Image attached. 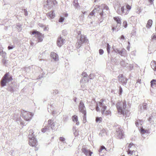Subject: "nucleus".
<instances>
[{
	"label": "nucleus",
	"mask_w": 156,
	"mask_h": 156,
	"mask_svg": "<svg viewBox=\"0 0 156 156\" xmlns=\"http://www.w3.org/2000/svg\"><path fill=\"white\" fill-rule=\"evenodd\" d=\"M108 105L105 100H101L97 103L96 110L98 112L100 110L102 115L105 116L111 115V112L109 109L107 108Z\"/></svg>",
	"instance_id": "f257e3e1"
},
{
	"label": "nucleus",
	"mask_w": 156,
	"mask_h": 156,
	"mask_svg": "<svg viewBox=\"0 0 156 156\" xmlns=\"http://www.w3.org/2000/svg\"><path fill=\"white\" fill-rule=\"evenodd\" d=\"M126 104L125 101L119 102L117 104V108L119 115H123L125 116H129V111L126 109Z\"/></svg>",
	"instance_id": "f03ea898"
},
{
	"label": "nucleus",
	"mask_w": 156,
	"mask_h": 156,
	"mask_svg": "<svg viewBox=\"0 0 156 156\" xmlns=\"http://www.w3.org/2000/svg\"><path fill=\"white\" fill-rule=\"evenodd\" d=\"M126 148L128 155H136V145L132 143L127 144Z\"/></svg>",
	"instance_id": "7ed1b4c3"
},
{
	"label": "nucleus",
	"mask_w": 156,
	"mask_h": 156,
	"mask_svg": "<svg viewBox=\"0 0 156 156\" xmlns=\"http://www.w3.org/2000/svg\"><path fill=\"white\" fill-rule=\"evenodd\" d=\"M12 79L8 73H6L3 76L1 81V84L3 87L6 85V83L11 81Z\"/></svg>",
	"instance_id": "20e7f679"
},
{
	"label": "nucleus",
	"mask_w": 156,
	"mask_h": 156,
	"mask_svg": "<svg viewBox=\"0 0 156 156\" xmlns=\"http://www.w3.org/2000/svg\"><path fill=\"white\" fill-rule=\"evenodd\" d=\"M22 114L24 119L27 121H30L34 115L33 113L24 111L22 112Z\"/></svg>",
	"instance_id": "39448f33"
},
{
	"label": "nucleus",
	"mask_w": 156,
	"mask_h": 156,
	"mask_svg": "<svg viewBox=\"0 0 156 156\" xmlns=\"http://www.w3.org/2000/svg\"><path fill=\"white\" fill-rule=\"evenodd\" d=\"M88 41V40L85 36L81 35L80 40L76 44V46L77 48H79L82 45V44L86 43Z\"/></svg>",
	"instance_id": "423d86ee"
},
{
	"label": "nucleus",
	"mask_w": 156,
	"mask_h": 156,
	"mask_svg": "<svg viewBox=\"0 0 156 156\" xmlns=\"http://www.w3.org/2000/svg\"><path fill=\"white\" fill-rule=\"evenodd\" d=\"M131 6L128 4H125L124 6L121 7V11L124 14H127L129 13V11L131 9Z\"/></svg>",
	"instance_id": "0eeeda50"
},
{
	"label": "nucleus",
	"mask_w": 156,
	"mask_h": 156,
	"mask_svg": "<svg viewBox=\"0 0 156 156\" xmlns=\"http://www.w3.org/2000/svg\"><path fill=\"white\" fill-rule=\"evenodd\" d=\"M32 34L35 35V37L37 38L39 42H41L43 41L44 37L43 35L37 31H34L32 32Z\"/></svg>",
	"instance_id": "6e6552de"
},
{
	"label": "nucleus",
	"mask_w": 156,
	"mask_h": 156,
	"mask_svg": "<svg viewBox=\"0 0 156 156\" xmlns=\"http://www.w3.org/2000/svg\"><path fill=\"white\" fill-rule=\"evenodd\" d=\"M79 111L83 114H85L86 113V109L84 103L82 101H81L79 106Z\"/></svg>",
	"instance_id": "1a4fd4ad"
},
{
	"label": "nucleus",
	"mask_w": 156,
	"mask_h": 156,
	"mask_svg": "<svg viewBox=\"0 0 156 156\" xmlns=\"http://www.w3.org/2000/svg\"><path fill=\"white\" fill-rule=\"evenodd\" d=\"M118 138L120 139L123 138L124 137V134L123 130L121 129H118L116 130V134Z\"/></svg>",
	"instance_id": "9d476101"
},
{
	"label": "nucleus",
	"mask_w": 156,
	"mask_h": 156,
	"mask_svg": "<svg viewBox=\"0 0 156 156\" xmlns=\"http://www.w3.org/2000/svg\"><path fill=\"white\" fill-rule=\"evenodd\" d=\"M82 151L86 156H91V155L93 153L92 152L88 149L86 146H83Z\"/></svg>",
	"instance_id": "9b49d317"
},
{
	"label": "nucleus",
	"mask_w": 156,
	"mask_h": 156,
	"mask_svg": "<svg viewBox=\"0 0 156 156\" xmlns=\"http://www.w3.org/2000/svg\"><path fill=\"white\" fill-rule=\"evenodd\" d=\"M48 123L50 127L52 130H55L56 128V122L53 120L50 119L48 120Z\"/></svg>",
	"instance_id": "f8f14e48"
},
{
	"label": "nucleus",
	"mask_w": 156,
	"mask_h": 156,
	"mask_svg": "<svg viewBox=\"0 0 156 156\" xmlns=\"http://www.w3.org/2000/svg\"><path fill=\"white\" fill-rule=\"evenodd\" d=\"M98 8H99V9L102 10V12L100 13V15L101 16L104 15V12L108 10V7L105 4H102Z\"/></svg>",
	"instance_id": "ddd939ff"
},
{
	"label": "nucleus",
	"mask_w": 156,
	"mask_h": 156,
	"mask_svg": "<svg viewBox=\"0 0 156 156\" xmlns=\"http://www.w3.org/2000/svg\"><path fill=\"white\" fill-rule=\"evenodd\" d=\"M65 40L61 37H58L57 40V44L59 47H61L65 43Z\"/></svg>",
	"instance_id": "4468645a"
},
{
	"label": "nucleus",
	"mask_w": 156,
	"mask_h": 156,
	"mask_svg": "<svg viewBox=\"0 0 156 156\" xmlns=\"http://www.w3.org/2000/svg\"><path fill=\"white\" fill-rule=\"evenodd\" d=\"M120 5L119 2H117L114 5V8L117 10L118 13L120 14L122 12L121 11V7Z\"/></svg>",
	"instance_id": "2eb2a0df"
},
{
	"label": "nucleus",
	"mask_w": 156,
	"mask_h": 156,
	"mask_svg": "<svg viewBox=\"0 0 156 156\" xmlns=\"http://www.w3.org/2000/svg\"><path fill=\"white\" fill-rule=\"evenodd\" d=\"M51 57L55 61H57L59 60L58 55L54 52H51Z\"/></svg>",
	"instance_id": "dca6fc26"
},
{
	"label": "nucleus",
	"mask_w": 156,
	"mask_h": 156,
	"mask_svg": "<svg viewBox=\"0 0 156 156\" xmlns=\"http://www.w3.org/2000/svg\"><path fill=\"white\" fill-rule=\"evenodd\" d=\"M140 131L143 137L145 138L147 137L148 133V130H145L143 128H141L140 129Z\"/></svg>",
	"instance_id": "f3484780"
},
{
	"label": "nucleus",
	"mask_w": 156,
	"mask_h": 156,
	"mask_svg": "<svg viewBox=\"0 0 156 156\" xmlns=\"http://www.w3.org/2000/svg\"><path fill=\"white\" fill-rule=\"evenodd\" d=\"M37 141L35 138L29 140V144L33 147H35L37 145Z\"/></svg>",
	"instance_id": "a211bd4d"
},
{
	"label": "nucleus",
	"mask_w": 156,
	"mask_h": 156,
	"mask_svg": "<svg viewBox=\"0 0 156 156\" xmlns=\"http://www.w3.org/2000/svg\"><path fill=\"white\" fill-rule=\"evenodd\" d=\"M119 80L120 81L123 83H125L127 82V80L124 76L122 75L119 76Z\"/></svg>",
	"instance_id": "6ab92c4d"
},
{
	"label": "nucleus",
	"mask_w": 156,
	"mask_h": 156,
	"mask_svg": "<svg viewBox=\"0 0 156 156\" xmlns=\"http://www.w3.org/2000/svg\"><path fill=\"white\" fill-rule=\"evenodd\" d=\"M55 14L54 11H51L47 14L48 17L50 19H53L55 16Z\"/></svg>",
	"instance_id": "aec40b11"
},
{
	"label": "nucleus",
	"mask_w": 156,
	"mask_h": 156,
	"mask_svg": "<svg viewBox=\"0 0 156 156\" xmlns=\"http://www.w3.org/2000/svg\"><path fill=\"white\" fill-rule=\"evenodd\" d=\"M72 119L73 121L75 122H76V125H79L80 124V123L78 121V117L76 115H75L72 116Z\"/></svg>",
	"instance_id": "412c9836"
},
{
	"label": "nucleus",
	"mask_w": 156,
	"mask_h": 156,
	"mask_svg": "<svg viewBox=\"0 0 156 156\" xmlns=\"http://www.w3.org/2000/svg\"><path fill=\"white\" fill-rule=\"evenodd\" d=\"M114 20L118 24H120L121 23V19L119 16H115L114 17Z\"/></svg>",
	"instance_id": "4be33fe9"
},
{
	"label": "nucleus",
	"mask_w": 156,
	"mask_h": 156,
	"mask_svg": "<svg viewBox=\"0 0 156 156\" xmlns=\"http://www.w3.org/2000/svg\"><path fill=\"white\" fill-rule=\"evenodd\" d=\"M28 137L29 140H30L32 139H34L35 138L34 137V135L33 134V131L32 130H30V132L28 136Z\"/></svg>",
	"instance_id": "5701e85b"
},
{
	"label": "nucleus",
	"mask_w": 156,
	"mask_h": 156,
	"mask_svg": "<svg viewBox=\"0 0 156 156\" xmlns=\"http://www.w3.org/2000/svg\"><path fill=\"white\" fill-rule=\"evenodd\" d=\"M151 68L154 70H156V62L153 61L151 62Z\"/></svg>",
	"instance_id": "b1692460"
},
{
	"label": "nucleus",
	"mask_w": 156,
	"mask_h": 156,
	"mask_svg": "<svg viewBox=\"0 0 156 156\" xmlns=\"http://www.w3.org/2000/svg\"><path fill=\"white\" fill-rule=\"evenodd\" d=\"M152 21L151 20H148L147 23L146 25V27L147 28H150L152 26Z\"/></svg>",
	"instance_id": "393cba45"
},
{
	"label": "nucleus",
	"mask_w": 156,
	"mask_h": 156,
	"mask_svg": "<svg viewBox=\"0 0 156 156\" xmlns=\"http://www.w3.org/2000/svg\"><path fill=\"white\" fill-rule=\"evenodd\" d=\"M120 25L117 24L116 27L112 26V30L113 31H118L119 29Z\"/></svg>",
	"instance_id": "a878e982"
},
{
	"label": "nucleus",
	"mask_w": 156,
	"mask_h": 156,
	"mask_svg": "<svg viewBox=\"0 0 156 156\" xmlns=\"http://www.w3.org/2000/svg\"><path fill=\"white\" fill-rule=\"evenodd\" d=\"M39 26L41 27H44V31H48L49 29V28L48 26H44V25H43L42 24H39Z\"/></svg>",
	"instance_id": "bb28decb"
},
{
	"label": "nucleus",
	"mask_w": 156,
	"mask_h": 156,
	"mask_svg": "<svg viewBox=\"0 0 156 156\" xmlns=\"http://www.w3.org/2000/svg\"><path fill=\"white\" fill-rule=\"evenodd\" d=\"M97 7H96L95 9L93 10L92 12L90 13V14H89V15L88 16L90 18H91V16H93L94 15V13H95V12L97 11Z\"/></svg>",
	"instance_id": "cd10ccee"
},
{
	"label": "nucleus",
	"mask_w": 156,
	"mask_h": 156,
	"mask_svg": "<svg viewBox=\"0 0 156 156\" xmlns=\"http://www.w3.org/2000/svg\"><path fill=\"white\" fill-rule=\"evenodd\" d=\"M126 50L124 48H122L121 50L119 51V50L118 51V53L119 54L121 55V56L123 55V54H124V52L126 51Z\"/></svg>",
	"instance_id": "c85d7f7f"
},
{
	"label": "nucleus",
	"mask_w": 156,
	"mask_h": 156,
	"mask_svg": "<svg viewBox=\"0 0 156 156\" xmlns=\"http://www.w3.org/2000/svg\"><path fill=\"white\" fill-rule=\"evenodd\" d=\"M82 76L83 77V78L82 80H85L86 79L87 80V73L85 72H83L82 74Z\"/></svg>",
	"instance_id": "c756f323"
},
{
	"label": "nucleus",
	"mask_w": 156,
	"mask_h": 156,
	"mask_svg": "<svg viewBox=\"0 0 156 156\" xmlns=\"http://www.w3.org/2000/svg\"><path fill=\"white\" fill-rule=\"evenodd\" d=\"M106 134L105 130L104 129H102L99 133V135L102 136L105 135Z\"/></svg>",
	"instance_id": "7c9ffc66"
},
{
	"label": "nucleus",
	"mask_w": 156,
	"mask_h": 156,
	"mask_svg": "<svg viewBox=\"0 0 156 156\" xmlns=\"http://www.w3.org/2000/svg\"><path fill=\"white\" fill-rule=\"evenodd\" d=\"M156 83V80H153L151 82V87L153 88V86Z\"/></svg>",
	"instance_id": "2f4dec72"
},
{
	"label": "nucleus",
	"mask_w": 156,
	"mask_h": 156,
	"mask_svg": "<svg viewBox=\"0 0 156 156\" xmlns=\"http://www.w3.org/2000/svg\"><path fill=\"white\" fill-rule=\"evenodd\" d=\"M48 129V127L45 126L44 128L42 129L41 131L43 133H45L47 130Z\"/></svg>",
	"instance_id": "473e14b6"
},
{
	"label": "nucleus",
	"mask_w": 156,
	"mask_h": 156,
	"mask_svg": "<svg viewBox=\"0 0 156 156\" xmlns=\"http://www.w3.org/2000/svg\"><path fill=\"white\" fill-rule=\"evenodd\" d=\"M73 5L76 7H77L78 6L77 0H74L73 3Z\"/></svg>",
	"instance_id": "72a5a7b5"
},
{
	"label": "nucleus",
	"mask_w": 156,
	"mask_h": 156,
	"mask_svg": "<svg viewBox=\"0 0 156 156\" xmlns=\"http://www.w3.org/2000/svg\"><path fill=\"white\" fill-rule=\"evenodd\" d=\"M83 123H85L87 122L86 113L85 114H83Z\"/></svg>",
	"instance_id": "f704fd0d"
},
{
	"label": "nucleus",
	"mask_w": 156,
	"mask_h": 156,
	"mask_svg": "<svg viewBox=\"0 0 156 156\" xmlns=\"http://www.w3.org/2000/svg\"><path fill=\"white\" fill-rule=\"evenodd\" d=\"M111 48L110 46L108 44H107V50L108 52V54L110 53V50Z\"/></svg>",
	"instance_id": "c9c22d12"
},
{
	"label": "nucleus",
	"mask_w": 156,
	"mask_h": 156,
	"mask_svg": "<svg viewBox=\"0 0 156 156\" xmlns=\"http://www.w3.org/2000/svg\"><path fill=\"white\" fill-rule=\"evenodd\" d=\"M102 120V118L101 117H97L96 118V121L97 122L100 123Z\"/></svg>",
	"instance_id": "e433bc0d"
},
{
	"label": "nucleus",
	"mask_w": 156,
	"mask_h": 156,
	"mask_svg": "<svg viewBox=\"0 0 156 156\" xmlns=\"http://www.w3.org/2000/svg\"><path fill=\"white\" fill-rule=\"evenodd\" d=\"M64 20V17H60L58 20V22L60 23H62L63 22Z\"/></svg>",
	"instance_id": "4c0bfd02"
},
{
	"label": "nucleus",
	"mask_w": 156,
	"mask_h": 156,
	"mask_svg": "<svg viewBox=\"0 0 156 156\" xmlns=\"http://www.w3.org/2000/svg\"><path fill=\"white\" fill-rule=\"evenodd\" d=\"M60 140L63 143H65V139L63 137H61L60 138Z\"/></svg>",
	"instance_id": "58836bf2"
},
{
	"label": "nucleus",
	"mask_w": 156,
	"mask_h": 156,
	"mask_svg": "<svg viewBox=\"0 0 156 156\" xmlns=\"http://www.w3.org/2000/svg\"><path fill=\"white\" fill-rule=\"evenodd\" d=\"M46 3L47 5H49L51 4L52 1L51 0H47Z\"/></svg>",
	"instance_id": "ea45409f"
},
{
	"label": "nucleus",
	"mask_w": 156,
	"mask_h": 156,
	"mask_svg": "<svg viewBox=\"0 0 156 156\" xmlns=\"http://www.w3.org/2000/svg\"><path fill=\"white\" fill-rule=\"evenodd\" d=\"M141 12V10L140 8H138L136 11V13L138 14H139Z\"/></svg>",
	"instance_id": "a19ab883"
},
{
	"label": "nucleus",
	"mask_w": 156,
	"mask_h": 156,
	"mask_svg": "<svg viewBox=\"0 0 156 156\" xmlns=\"http://www.w3.org/2000/svg\"><path fill=\"white\" fill-rule=\"evenodd\" d=\"M112 48L113 49V50L115 52H118V51H119V49H118L117 48H115V47H112Z\"/></svg>",
	"instance_id": "79ce46f5"
},
{
	"label": "nucleus",
	"mask_w": 156,
	"mask_h": 156,
	"mask_svg": "<svg viewBox=\"0 0 156 156\" xmlns=\"http://www.w3.org/2000/svg\"><path fill=\"white\" fill-rule=\"evenodd\" d=\"M99 54L100 55H102L104 53V51L102 49H100L99 51Z\"/></svg>",
	"instance_id": "37998d69"
},
{
	"label": "nucleus",
	"mask_w": 156,
	"mask_h": 156,
	"mask_svg": "<svg viewBox=\"0 0 156 156\" xmlns=\"http://www.w3.org/2000/svg\"><path fill=\"white\" fill-rule=\"evenodd\" d=\"M152 38L153 39H156V34H153L152 35Z\"/></svg>",
	"instance_id": "c03bdc74"
},
{
	"label": "nucleus",
	"mask_w": 156,
	"mask_h": 156,
	"mask_svg": "<svg viewBox=\"0 0 156 156\" xmlns=\"http://www.w3.org/2000/svg\"><path fill=\"white\" fill-rule=\"evenodd\" d=\"M123 25L124 26L125 28H126L127 27V22L126 21L123 22Z\"/></svg>",
	"instance_id": "a18cd8bd"
},
{
	"label": "nucleus",
	"mask_w": 156,
	"mask_h": 156,
	"mask_svg": "<svg viewBox=\"0 0 156 156\" xmlns=\"http://www.w3.org/2000/svg\"><path fill=\"white\" fill-rule=\"evenodd\" d=\"M105 149L106 151V149L105 148V147L104 146H101V149L99 151L100 152H101V151H102V150H104Z\"/></svg>",
	"instance_id": "49530a36"
},
{
	"label": "nucleus",
	"mask_w": 156,
	"mask_h": 156,
	"mask_svg": "<svg viewBox=\"0 0 156 156\" xmlns=\"http://www.w3.org/2000/svg\"><path fill=\"white\" fill-rule=\"evenodd\" d=\"M94 76L93 74H90V78L92 79L94 78Z\"/></svg>",
	"instance_id": "de8ad7c7"
},
{
	"label": "nucleus",
	"mask_w": 156,
	"mask_h": 156,
	"mask_svg": "<svg viewBox=\"0 0 156 156\" xmlns=\"http://www.w3.org/2000/svg\"><path fill=\"white\" fill-rule=\"evenodd\" d=\"M78 131L77 130H76L74 133V134L75 136H77L78 135Z\"/></svg>",
	"instance_id": "09e8293b"
},
{
	"label": "nucleus",
	"mask_w": 156,
	"mask_h": 156,
	"mask_svg": "<svg viewBox=\"0 0 156 156\" xmlns=\"http://www.w3.org/2000/svg\"><path fill=\"white\" fill-rule=\"evenodd\" d=\"M53 4L54 5H56V4H57V2H56V1L55 0H54L53 1Z\"/></svg>",
	"instance_id": "8fccbe9b"
},
{
	"label": "nucleus",
	"mask_w": 156,
	"mask_h": 156,
	"mask_svg": "<svg viewBox=\"0 0 156 156\" xmlns=\"http://www.w3.org/2000/svg\"><path fill=\"white\" fill-rule=\"evenodd\" d=\"M120 39L121 40H124L125 39L124 36L123 35H122L120 37Z\"/></svg>",
	"instance_id": "3c124183"
},
{
	"label": "nucleus",
	"mask_w": 156,
	"mask_h": 156,
	"mask_svg": "<svg viewBox=\"0 0 156 156\" xmlns=\"http://www.w3.org/2000/svg\"><path fill=\"white\" fill-rule=\"evenodd\" d=\"M24 11L25 12V15L26 16H27L28 15L27 12V10L26 9H24Z\"/></svg>",
	"instance_id": "603ef678"
},
{
	"label": "nucleus",
	"mask_w": 156,
	"mask_h": 156,
	"mask_svg": "<svg viewBox=\"0 0 156 156\" xmlns=\"http://www.w3.org/2000/svg\"><path fill=\"white\" fill-rule=\"evenodd\" d=\"M14 48V47H11L10 46H9L8 47V49L9 50H10Z\"/></svg>",
	"instance_id": "864d4df0"
},
{
	"label": "nucleus",
	"mask_w": 156,
	"mask_h": 156,
	"mask_svg": "<svg viewBox=\"0 0 156 156\" xmlns=\"http://www.w3.org/2000/svg\"><path fill=\"white\" fill-rule=\"evenodd\" d=\"M154 0H149V2L151 3V5L153 4V1Z\"/></svg>",
	"instance_id": "5fc2aeb1"
},
{
	"label": "nucleus",
	"mask_w": 156,
	"mask_h": 156,
	"mask_svg": "<svg viewBox=\"0 0 156 156\" xmlns=\"http://www.w3.org/2000/svg\"><path fill=\"white\" fill-rule=\"evenodd\" d=\"M77 33L78 35H80L81 34V32L80 30H78L77 31Z\"/></svg>",
	"instance_id": "6e6d98bb"
},
{
	"label": "nucleus",
	"mask_w": 156,
	"mask_h": 156,
	"mask_svg": "<svg viewBox=\"0 0 156 156\" xmlns=\"http://www.w3.org/2000/svg\"><path fill=\"white\" fill-rule=\"evenodd\" d=\"M21 26H20H20H18V25L17 26V28L18 29L19 28L21 30Z\"/></svg>",
	"instance_id": "4d7b16f0"
},
{
	"label": "nucleus",
	"mask_w": 156,
	"mask_h": 156,
	"mask_svg": "<svg viewBox=\"0 0 156 156\" xmlns=\"http://www.w3.org/2000/svg\"><path fill=\"white\" fill-rule=\"evenodd\" d=\"M119 91L120 93L121 94L122 93V88H120Z\"/></svg>",
	"instance_id": "13d9d810"
},
{
	"label": "nucleus",
	"mask_w": 156,
	"mask_h": 156,
	"mask_svg": "<svg viewBox=\"0 0 156 156\" xmlns=\"http://www.w3.org/2000/svg\"><path fill=\"white\" fill-rule=\"evenodd\" d=\"M135 124L136 125V126H138V125H139V123H138L137 122H136V123H135Z\"/></svg>",
	"instance_id": "bf43d9fd"
},
{
	"label": "nucleus",
	"mask_w": 156,
	"mask_h": 156,
	"mask_svg": "<svg viewBox=\"0 0 156 156\" xmlns=\"http://www.w3.org/2000/svg\"><path fill=\"white\" fill-rule=\"evenodd\" d=\"M66 33V30H63L62 31V34H64V33Z\"/></svg>",
	"instance_id": "052dcab7"
},
{
	"label": "nucleus",
	"mask_w": 156,
	"mask_h": 156,
	"mask_svg": "<svg viewBox=\"0 0 156 156\" xmlns=\"http://www.w3.org/2000/svg\"><path fill=\"white\" fill-rule=\"evenodd\" d=\"M68 16V14L67 13H66L65 14V16L66 17H67V16Z\"/></svg>",
	"instance_id": "680f3d73"
},
{
	"label": "nucleus",
	"mask_w": 156,
	"mask_h": 156,
	"mask_svg": "<svg viewBox=\"0 0 156 156\" xmlns=\"http://www.w3.org/2000/svg\"><path fill=\"white\" fill-rule=\"evenodd\" d=\"M34 44V43H31V45H33Z\"/></svg>",
	"instance_id": "e2e57ef3"
},
{
	"label": "nucleus",
	"mask_w": 156,
	"mask_h": 156,
	"mask_svg": "<svg viewBox=\"0 0 156 156\" xmlns=\"http://www.w3.org/2000/svg\"><path fill=\"white\" fill-rule=\"evenodd\" d=\"M129 48L128 47H127V49L128 50H129Z\"/></svg>",
	"instance_id": "0e129e2a"
},
{
	"label": "nucleus",
	"mask_w": 156,
	"mask_h": 156,
	"mask_svg": "<svg viewBox=\"0 0 156 156\" xmlns=\"http://www.w3.org/2000/svg\"><path fill=\"white\" fill-rule=\"evenodd\" d=\"M98 1V0H94V2H96Z\"/></svg>",
	"instance_id": "69168bd1"
},
{
	"label": "nucleus",
	"mask_w": 156,
	"mask_h": 156,
	"mask_svg": "<svg viewBox=\"0 0 156 156\" xmlns=\"http://www.w3.org/2000/svg\"><path fill=\"white\" fill-rule=\"evenodd\" d=\"M140 80H140L139 81H139H138V82H139V83H141L140 82Z\"/></svg>",
	"instance_id": "338daca9"
},
{
	"label": "nucleus",
	"mask_w": 156,
	"mask_h": 156,
	"mask_svg": "<svg viewBox=\"0 0 156 156\" xmlns=\"http://www.w3.org/2000/svg\"><path fill=\"white\" fill-rule=\"evenodd\" d=\"M135 155H136V156H138L137 154V153H136V154Z\"/></svg>",
	"instance_id": "774afa93"
}]
</instances>
